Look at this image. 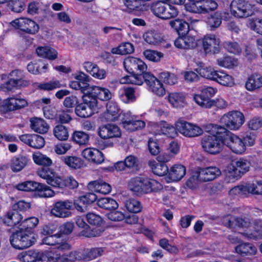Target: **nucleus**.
Returning a JSON list of instances; mask_svg holds the SVG:
<instances>
[{
    "label": "nucleus",
    "mask_w": 262,
    "mask_h": 262,
    "mask_svg": "<svg viewBox=\"0 0 262 262\" xmlns=\"http://www.w3.org/2000/svg\"><path fill=\"white\" fill-rule=\"evenodd\" d=\"M205 131L208 135H205L202 139L204 150L212 155L220 153L225 145L226 134L228 130L222 125L209 124L206 125Z\"/></svg>",
    "instance_id": "f03ea898"
},
{
    "label": "nucleus",
    "mask_w": 262,
    "mask_h": 262,
    "mask_svg": "<svg viewBox=\"0 0 262 262\" xmlns=\"http://www.w3.org/2000/svg\"><path fill=\"white\" fill-rule=\"evenodd\" d=\"M36 236L31 230H20L13 233L10 237L11 245L15 249H23L31 246L36 242Z\"/></svg>",
    "instance_id": "423d86ee"
},
{
    "label": "nucleus",
    "mask_w": 262,
    "mask_h": 262,
    "mask_svg": "<svg viewBox=\"0 0 262 262\" xmlns=\"http://www.w3.org/2000/svg\"><path fill=\"white\" fill-rule=\"evenodd\" d=\"M32 159L34 162L38 165L49 167L53 163L51 159L39 151L33 154Z\"/></svg>",
    "instance_id": "3c124183"
},
{
    "label": "nucleus",
    "mask_w": 262,
    "mask_h": 262,
    "mask_svg": "<svg viewBox=\"0 0 262 262\" xmlns=\"http://www.w3.org/2000/svg\"><path fill=\"white\" fill-rule=\"evenodd\" d=\"M17 188L21 191H35L40 198H50L55 195L54 191L45 184L34 181H26L17 185Z\"/></svg>",
    "instance_id": "1a4fd4ad"
},
{
    "label": "nucleus",
    "mask_w": 262,
    "mask_h": 262,
    "mask_svg": "<svg viewBox=\"0 0 262 262\" xmlns=\"http://www.w3.org/2000/svg\"><path fill=\"white\" fill-rule=\"evenodd\" d=\"M251 163L248 160L241 158L238 160L230 163L226 167V171L229 176L237 179L242 175L249 170Z\"/></svg>",
    "instance_id": "f8f14e48"
},
{
    "label": "nucleus",
    "mask_w": 262,
    "mask_h": 262,
    "mask_svg": "<svg viewBox=\"0 0 262 262\" xmlns=\"http://www.w3.org/2000/svg\"><path fill=\"white\" fill-rule=\"evenodd\" d=\"M225 145L234 154L242 155L246 151V147L242 138L228 130L226 134Z\"/></svg>",
    "instance_id": "dca6fc26"
},
{
    "label": "nucleus",
    "mask_w": 262,
    "mask_h": 262,
    "mask_svg": "<svg viewBox=\"0 0 262 262\" xmlns=\"http://www.w3.org/2000/svg\"><path fill=\"white\" fill-rule=\"evenodd\" d=\"M72 203L67 201H59L56 203L51 210L52 215L58 217H66L71 214L70 210Z\"/></svg>",
    "instance_id": "b1692460"
},
{
    "label": "nucleus",
    "mask_w": 262,
    "mask_h": 262,
    "mask_svg": "<svg viewBox=\"0 0 262 262\" xmlns=\"http://www.w3.org/2000/svg\"><path fill=\"white\" fill-rule=\"evenodd\" d=\"M143 54L146 59L152 62H159L163 57L162 53L150 49L145 50Z\"/></svg>",
    "instance_id": "680f3d73"
},
{
    "label": "nucleus",
    "mask_w": 262,
    "mask_h": 262,
    "mask_svg": "<svg viewBox=\"0 0 262 262\" xmlns=\"http://www.w3.org/2000/svg\"><path fill=\"white\" fill-rule=\"evenodd\" d=\"M97 204L99 207L107 210L116 209L118 207V203L110 198H101L98 200Z\"/></svg>",
    "instance_id": "4d7b16f0"
},
{
    "label": "nucleus",
    "mask_w": 262,
    "mask_h": 262,
    "mask_svg": "<svg viewBox=\"0 0 262 262\" xmlns=\"http://www.w3.org/2000/svg\"><path fill=\"white\" fill-rule=\"evenodd\" d=\"M144 80L148 86V90L154 94L159 97L163 96L165 93V89L163 84L155 76L149 73L141 75H127L120 79L121 84H133L141 85Z\"/></svg>",
    "instance_id": "7ed1b4c3"
},
{
    "label": "nucleus",
    "mask_w": 262,
    "mask_h": 262,
    "mask_svg": "<svg viewBox=\"0 0 262 262\" xmlns=\"http://www.w3.org/2000/svg\"><path fill=\"white\" fill-rule=\"evenodd\" d=\"M175 126L177 131L186 137H196L203 133V129L199 126L182 120H178Z\"/></svg>",
    "instance_id": "4468645a"
},
{
    "label": "nucleus",
    "mask_w": 262,
    "mask_h": 262,
    "mask_svg": "<svg viewBox=\"0 0 262 262\" xmlns=\"http://www.w3.org/2000/svg\"><path fill=\"white\" fill-rule=\"evenodd\" d=\"M170 0H160L152 3L150 6L151 12L162 19L174 18L178 15V9L168 3Z\"/></svg>",
    "instance_id": "0eeeda50"
},
{
    "label": "nucleus",
    "mask_w": 262,
    "mask_h": 262,
    "mask_svg": "<svg viewBox=\"0 0 262 262\" xmlns=\"http://www.w3.org/2000/svg\"><path fill=\"white\" fill-rule=\"evenodd\" d=\"M124 66L126 70L129 73L137 72L139 75L143 76L147 69L146 63L141 59L132 56L126 58L124 60ZM131 74L130 75H132ZM138 75V74H136Z\"/></svg>",
    "instance_id": "2eb2a0df"
},
{
    "label": "nucleus",
    "mask_w": 262,
    "mask_h": 262,
    "mask_svg": "<svg viewBox=\"0 0 262 262\" xmlns=\"http://www.w3.org/2000/svg\"><path fill=\"white\" fill-rule=\"evenodd\" d=\"M248 27L257 33L262 35V19L255 18L249 20Z\"/></svg>",
    "instance_id": "774afa93"
},
{
    "label": "nucleus",
    "mask_w": 262,
    "mask_h": 262,
    "mask_svg": "<svg viewBox=\"0 0 262 262\" xmlns=\"http://www.w3.org/2000/svg\"><path fill=\"white\" fill-rule=\"evenodd\" d=\"M30 126L33 130L39 134L46 133L49 128L48 124L43 119L37 117L30 119Z\"/></svg>",
    "instance_id": "79ce46f5"
},
{
    "label": "nucleus",
    "mask_w": 262,
    "mask_h": 262,
    "mask_svg": "<svg viewBox=\"0 0 262 262\" xmlns=\"http://www.w3.org/2000/svg\"><path fill=\"white\" fill-rule=\"evenodd\" d=\"M200 94H194L193 96V100L198 104L196 100V96H200L202 99L211 100L210 98L213 97L217 92V89L211 86H206L202 89Z\"/></svg>",
    "instance_id": "13d9d810"
},
{
    "label": "nucleus",
    "mask_w": 262,
    "mask_h": 262,
    "mask_svg": "<svg viewBox=\"0 0 262 262\" xmlns=\"http://www.w3.org/2000/svg\"><path fill=\"white\" fill-rule=\"evenodd\" d=\"M155 127L160 128L159 130L157 129V134L164 135L170 138H174L177 136L176 127L166 122L161 121L159 124L155 125Z\"/></svg>",
    "instance_id": "e433bc0d"
},
{
    "label": "nucleus",
    "mask_w": 262,
    "mask_h": 262,
    "mask_svg": "<svg viewBox=\"0 0 262 262\" xmlns=\"http://www.w3.org/2000/svg\"><path fill=\"white\" fill-rule=\"evenodd\" d=\"M213 81L225 86H232L234 84V79L223 70H217Z\"/></svg>",
    "instance_id": "4c0bfd02"
},
{
    "label": "nucleus",
    "mask_w": 262,
    "mask_h": 262,
    "mask_svg": "<svg viewBox=\"0 0 262 262\" xmlns=\"http://www.w3.org/2000/svg\"><path fill=\"white\" fill-rule=\"evenodd\" d=\"M223 127L227 130H238L245 122V116L239 111H232L224 114L220 118Z\"/></svg>",
    "instance_id": "6e6552de"
},
{
    "label": "nucleus",
    "mask_w": 262,
    "mask_h": 262,
    "mask_svg": "<svg viewBox=\"0 0 262 262\" xmlns=\"http://www.w3.org/2000/svg\"><path fill=\"white\" fill-rule=\"evenodd\" d=\"M103 231L104 229L100 226H97L92 229L89 226L80 232V235L86 237H94L100 236Z\"/></svg>",
    "instance_id": "bf43d9fd"
},
{
    "label": "nucleus",
    "mask_w": 262,
    "mask_h": 262,
    "mask_svg": "<svg viewBox=\"0 0 262 262\" xmlns=\"http://www.w3.org/2000/svg\"><path fill=\"white\" fill-rule=\"evenodd\" d=\"M63 163L71 168L76 169L80 168L84 164L83 161L77 156H63L61 157Z\"/></svg>",
    "instance_id": "49530a36"
},
{
    "label": "nucleus",
    "mask_w": 262,
    "mask_h": 262,
    "mask_svg": "<svg viewBox=\"0 0 262 262\" xmlns=\"http://www.w3.org/2000/svg\"><path fill=\"white\" fill-rule=\"evenodd\" d=\"M200 179L202 182H207L217 179L221 174V171L216 166H208L200 168L198 170Z\"/></svg>",
    "instance_id": "5701e85b"
},
{
    "label": "nucleus",
    "mask_w": 262,
    "mask_h": 262,
    "mask_svg": "<svg viewBox=\"0 0 262 262\" xmlns=\"http://www.w3.org/2000/svg\"><path fill=\"white\" fill-rule=\"evenodd\" d=\"M149 165L152 172L157 176H163L168 172V166L163 163H157L155 161H151L149 162Z\"/></svg>",
    "instance_id": "603ef678"
},
{
    "label": "nucleus",
    "mask_w": 262,
    "mask_h": 262,
    "mask_svg": "<svg viewBox=\"0 0 262 262\" xmlns=\"http://www.w3.org/2000/svg\"><path fill=\"white\" fill-rule=\"evenodd\" d=\"M128 186L131 191L137 195L157 192L163 189V186L160 182L143 176L131 178L128 182Z\"/></svg>",
    "instance_id": "39448f33"
},
{
    "label": "nucleus",
    "mask_w": 262,
    "mask_h": 262,
    "mask_svg": "<svg viewBox=\"0 0 262 262\" xmlns=\"http://www.w3.org/2000/svg\"><path fill=\"white\" fill-rule=\"evenodd\" d=\"M73 141L79 145H86L89 141L88 134L81 131H75L72 135Z\"/></svg>",
    "instance_id": "e2e57ef3"
},
{
    "label": "nucleus",
    "mask_w": 262,
    "mask_h": 262,
    "mask_svg": "<svg viewBox=\"0 0 262 262\" xmlns=\"http://www.w3.org/2000/svg\"><path fill=\"white\" fill-rule=\"evenodd\" d=\"M222 13L220 11H216L213 14L209 15L206 19V24L207 27L211 30H214L219 28L222 24Z\"/></svg>",
    "instance_id": "c03bdc74"
},
{
    "label": "nucleus",
    "mask_w": 262,
    "mask_h": 262,
    "mask_svg": "<svg viewBox=\"0 0 262 262\" xmlns=\"http://www.w3.org/2000/svg\"><path fill=\"white\" fill-rule=\"evenodd\" d=\"M143 37L144 40L150 45H158L162 43L164 40L161 34L152 31H147L145 33Z\"/></svg>",
    "instance_id": "de8ad7c7"
},
{
    "label": "nucleus",
    "mask_w": 262,
    "mask_h": 262,
    "mask_svg": "<svg viewBox=\"0 0 262 262\" xmlns=\"http://www.w3.org/2000/svg\"><path fill=\"white\" fill-rule=\"evenodd\" d=\"M33 86L39 90L43 91H52L59 89L64 86L62 85L59 80H51L47 82L33 83Z\"/></svg>",
    "instance_id": "8fccbe9b"
},
{
    "label": "nucleus",
    "mask_w": 262,
    "mask_h": 262,
    "mask_svg": "<svg viewBox=\"0 0 262 262\" xmlns=\"http://www.w3.org/2000/svg\"><path fill=\"white\" fill-rule=\"evenodd\" d=\"M27 105L28 102L25 99L17 96L5 99L0 107L1 111L5 113L20 110Z\"/></svg>",
    "instance_id": "6ab92c4d"
},
{
    "label": "nucleus",
    "mask_w": 262,
    "mask_h": 262,
    "mask_svg": "<svg viewBox=\"0 0 262 262\" xmlns=\"http://www.w3.org/2000/svg\"><path fill=\"white\" fill-rule=\"evenodd\" d=\"M134 51L133 45L129 42L121 43L119 46L112 49V53L114 54L126 55L132 53Z\"/></svg>",
    "instance_id": "6e6d98bb"
},
{
    "label": "nucleus",
    "mask_w": 262,
    "mask_h": 262,
    "mask_svg": "<svg viewBox=\"0 0 262 262\" xmlns=\"http://www.w3.org/2000/svg\"><path fill=\"white\" fill-rule=\"evenodd\" d=\"M125 206L126 209L133 213H138L141 211L142 206L139 201L134 199H128L126 201Z\"/></svg>",
    "instance_id": "0e129e2a"
},
{
    "label": "nucleus",
    "mask_w": 262,
    "mask_h": 262,
    "mask_svg": "<svg viewBox=\"0 0 262 262\" xmlns=\"http://www.w3.org/2000/svg\"><path fill=\"white\" fill-rule=\"evenodd\" d=\"M88 96L96 99L97 98L102 101H107L112 98V94L107 88L90 85Z\"/></svg>",
    "instance_id": "bb28decb"
},
{
    "label": "nucleus",
    "mask_w": 262,
    "mask_h": 262,
    "mask_svg": "<svg viewBox=\"0 0 262 262\" xmlns=\"http://www.w3.org/2000/svg\"><path fill=\"white\" fill-rule=\"evenodd\" d=\"M97 200V196L93 193H88L75 200L74 204L78 211L83 212L82 205H86L93 203Z\"/></svg>",
    "instance_id": "58836bf2"
},
{
    "label": "nucleus",
    "mask_w": 262,
    "mask_h": 262,
    "mask_svg": "<svg viewBox=\"0 0 262 262\" xmlns=\"http://www.w3.org/2000/svg\"><path fill=\"white\" fill-rule=\"evenodd\" d=\"M203 47L206 53H217L220 49V39L214 34H207L203 39Z\"/></svg>",
    "instance_id": "412c9836"
},
{
    "label": "nucleus",
    "mask_w": 262,
    "mask_h": 262,
    "mask_svg": "<svg viewBox=\"0 0 262 262\" xmlns=\"http://www.w3.org/2000/svg\"><path fill=\"white\" fill-rule=\"evenodd\" d=\"M42 243L54 246L55 252L70 250L71 249V246L66 241L62 239L58 233L43 237Z\"/></svg>",
    "instance_id": "a211bd4d"
},
{
    "label": "nucleus",
    "mask_w": 262,
    "mask_h": 262,
    "mask_svg": "<svg viewBox=\"0 0 262 262\" xmlns=\"http://www.w3.org/2000/svg\"><path fill=\"white\" fill-rule=\"evenodd\" d=\"M125 118H124L122 121L123 127L127 130L133 132L136 130L134 127L133 118L131 116V113L128 112L124 115Z\"/></svg>",
    "instance_id": "338daca9"
},
{
    "label": "nucleus",
    "mask_w": 262,
    "mask_h": 262,
    "mask_svg": "<svg viewBox=\"0 0 262 262\" xmlns=\"http://www.w3.org/2000/svg\"><path fill=\"white\" fill-rule=\"evenodd\" d=\"M231 14L238 18H246L255 13L254 6L245 0H233L230 4Z\"/></svg>",
    "instance_id": "9d476101"
},
{
    "label": "nucleus",
    "mask_w": 262,
    "mask_h": 262,
    "mask_svg": "<svg viewBox=\"0 0 262 262\" xmlns=\"http://www.w3.org/2000/svg\"><path fill=\"white\" fill-rule=\"evenodd\" d=\"M88 188L92 191L104 194H108L112 190L111 186L102 180L90 182Z\"/></svg>",
    "instance_id": "f704fd0d"
},
{
    "label": "nucleus",
    "mask_w": 262,
    "mask_h": 262,
    "mask_svg": "<svg viewBox=\"0 0 262 262\" xmlns=\"http://www.w3.org/2000/svg\"><path fill=\"white\" fill-rule=\"evenodd\" d=\"M11 24L17 29L33 35L37 33L39 30V25L35 21L26 17L15 19Z\"/></svg>",
    "instance_id": "f3484780"
},
{
    "label": "nucleus",
    "mask_w": 262,
    "mask_h": 262,
    "mask_svg": "<svg viewBox=\"0 0 262 262\" xmlns=\"http://www.w3.org/2000/svg\"><path fill=\"white\" fill-rule=\"evenodd\" d=\"M216 64L226 69H233L238 66L237 60L229 56H223L216 59Z\"/></svg>",
    "instance_id": "a18cd8bd"
},
{
    "label": "nucleus",
    "mask_w": 262,
    "mask_h": 262,
    "mask_svg": "<svg viewBox=\"0 0 262 262\" xmlns=\"http://www.w3.org/2000/svg\"><path fill=\"white\" fill-rule=\"evenodd\" d=\"M170 26L174 29L179 34L182 35L187 34L189 30V26L186 21L181 19H176L169 22Z\"/></svg>",
    "instance_id": "09e8293b"
},
{
    "label": "nucleus",
    "mask_w": 262,
    "mask_h": 262,
    "mask_svg": "<svg viewBox=\"0 0 262 262\" xmlns=\"http://www.w3.org/2000/svg\"><path fill=\"white\" fill-rule=\"evenodd\" d=\"M81 156L89 162L96 164H100L104 160L103 153L95 148H85L82 150Z\"/></svg>",
    "instance_id": "a878e982"
},
{
    "label": "nucleus",
    "mask_w": 262,
    "mask_h": 262,
    "mask_svg": "<svg viewBox=\"0 0 262 262\" xmlns=\"http://www.w3.org/2000/svg\"><path fill=\"white\" fill-rule=\"evenodd\" d=\"M36 52L39 57L50 60H54L58 57L57 51L50 46L38 47Z\"/></svg>",
    "instance_id": "a19ab883"
},
{
    "label": "nucleus",
    "mask_w": 262,
    "mask_h": 262,
    "mask_svg": "<svg viewBox=\"0 0 262 262\" xmlns=\"http://www.w3.org/2000/svg\"><path fill=\"white\" fill-rule=\"evenodd\" d=\"M99 136L103 139L119 138L121 136L120 128L113 124H107L100 127Z\"/></svg>",
    "instance_id": "393cba45"
},
{
    "label": "nucleus",
    "mask_w": 262,
    "mask_h": 262,
    "mask_svg": "<svg viewBox=\"0 0 262 262\" xmlns=\"http://www.w3.org/2000/svg\"><path fill=\"white\" fill-rule=\"evenodd\" d=\"M246 89L250 92L254 91L262 87L261 75L257 73L250 75L245 83Z\"/></svg>",
    "instance_id": "c9c22d12"
},
{
    "label": "nucleus",
    "mask_w": 262,
    "mask_h": 262,
    "mask_svg": "<svg viewBox=\"0 0 262 262\" xmlns=\"http://www.w3.org/2000/svg\"><path fill=\"white\" fill-rule=\"evenodd\" d=\"M29 84V81L22 79L10 78L1 85L0 90L4 92H13L20 86H26Z\"/></svg>",
    "instance_id": "473e14b6"
},
{
    "label": "nucleus",
    "mask_w": 262,
    "mask_h": 262,
    "mask_svg": "<svg viewBox=\"0 0 262 262\" xmlns=\"http://www.w3.org/2000/svg\"><path fill=\"white\" fill-rule=\"evenodd\" d=\"M29 162V159L27 156L15 157L11 161V169L13 172L20 171L28 164Z\"/></svg>",
    "instance_id": "37998d69"
},
{
    "label": "nucleus",
    "mask_w": 262,
    "mask_h": 262,
    "mask_svg": "<svg viewBox=\"0 0 262 262\" xmlns=\"http://www.w3.org/2000/svg\"><path fill=\"white\" fill-rule=\"evenodd\" d=\"M195 99L198 101V104L205 108L215 106L219 109H223L228 106V102L223 98L220 97L214 99L208 100L202 99L200 96H196Z\"/></svg>",
    "instance_id": "cd10ccee"
},
{
    "label": "nucleus",
    "mask_w": 262,
    "mask_h": 262,
    "mask_svg": "<svg viewBox=\"0 0 262 262\" xmlns=\"http://www.w3.org/2000/svg\"><path fill=\"white\" fill-rule=\"evenodd\" d=\"M186 174L185 167L180 164L173 165L168 172V182H177L181 180Z\"/></svg>",
    "instance_id": "7c9ffc66"
},
{
    "label": "nucleus",
    "mask_w": 262,
    "mask_h": 262,
    "mask_svg": "<svg viewBox=\"0 0 262 262\" xmlns=\"http://www.w3.org/2000/svg\"><path fill=\"white\" fill-rule=\"evenodd\" d=\"M177 48L182 49H191L198 45L197 40L193 36H185L178 38L174 41Z\"/></svg>",
    "instance_id": "2f4dec72"
},
{
    "label": "nucleus",
    "mask_w": 262,
    "mask_h": 262,
    "mask_svg": "<svg viewBox=\"0 0 262 262\" xmlns=\"http://www.w3.org/2000/svg\"><path fill=\"white\" fill-rule=\"evenodd\" d=\"M235 251L241 256H250L256 253L257 248L251 243H243L236 246Z\"/></svg>",
    "instance_id": "ea45409f"
},
{
    "label": "nucleus",
    "mask_w": 262,
    "mask_h": 262,
    "mask_svg": "<svg viewBox=\"0 0 262 262\" xmlns=\"http://www.w3.org/2000/svg\"><path fill=\"white\" fill-rule=\"evenodd\" d=\"M106 112L101 116V119L104 121H115L117 120L121 114V111L115 101L107 102Z\"/></svg>",
    "instance_id": "4be33fe9"
},
{
    "label": "nucleus",
    "mask_w": 262,
    "mask_h": 262,
    "mask_svg": "<svg viewBox=\"0 0 262 262\" xmlns=\"http://www.w3.org/2000/svg\"><path fill=\"white\" fill-rule=\"evenodd\" d=\"M55 137L59 140L64 141L69 137L68 128L61 124L56 125L53 130Z\"/></svg>",
    "instance_id": "052dcab7"
},
{
    "label": "nucleus",
    "mask_w": 262,
    "mask_h": 262,
    "mask_svg": "<svg viewBox=\"0 0 262 262\" xmlns=\"http://www.w3.org/2000/svg\"><path fill=\"white\" fill-rule=\"evenodd\" d=\"M19 139L22 142L34 148H41L45 145L44 139L37 135H23L20 136Z\"/></svg>",
    "instance_id": "c85d7f7f"
},
{
    "label": "nucleus",
    "mask_w": 262,
    "mask_h": 262,
    "mask_svg": "<svg viewBox=\"0 0 262 262\" xmlns=\"http://www.w3.org/2000/svg\"><path fill=\"white\" fill-rule=\"evenodd\" d=\"M223 224L249 239L262 238V221L251 222L247 217L226 216L223 219Z\"/></svg>",
    "instance_id": "f257e3e1"
},
{
    "label": "nucleus",
    "mask_w": 262,
    "mask_h": 262,
    "mask_svg": "<svg viewBox=\"0 0 262 262\" xmlns=\"http://www.w3.org/2000/svg\"><path fill=\"white\" fill-rule=\"evenodd\" d=\"M83 68L95 78L102 80L106 77V71L104 69H99L98 66L93 62L85 61L83 63Z\"/></svg>",
    "instance_id": "c756f323"
},
{
    "label": "nucleus",
    "mask_w": 262,
    "mask_h": 262,
    "mask_svg": "<svg viewBox=\"0 0 262 262\" xmlns=\"http://www.w3.org/2000/svg\"><path fill=\"white\" fill-rule=\"evenodd\" d=\"M218 7L214 0H199L185 5L187 11L199 14H205L214 11Z\"/></svg>",
    "instance_id": "9b49d317"
},
{
    "label": "nucleus",
    "mask_w": 262,
    "mask_h": 262,
    "mask_svg": "<svg viewBox=\"0 0 262 262\" xmlns=\"http://www.w3.org/2000/svg\"><path fill=\"white\" fill-rule=\"evenodd\" d=\"M83 102L76 106L75 113L77 116L81 118H86L92 116L97 105V99L85 95Z\"/></svg>",
    "instance_id": "ddd939ff"
},
{
    "label": "nucleus",
    "mask_w": 262,
    "mask_h": 262,
    "mask_svg": "<svg viewBox=\"0 0 262 262\" xmlns=\"http://www.w3.org/2000/svg\"><path fill=\"white\" fill-rule=\"evenodd\" d=\"M119 97L125 103L133 102L136 100L135 90L132 88H124L119 91Z\"/></svg>",
    "instance_id": "5fc2aeb1"
},
{
    "label": "nucleus",
    "mask_w": 262,
    "mask_h": 262,
    "mask_svg": "<svg viewBox=\"0 0 262 262\" xmlns=\"http://www.w3.org/2000/svg\"><path fill=\"white\" fill-rule=\"evenodd\" d=\"M68 251H58V252L53 253L52 255L49 256V262L74 261L81 259V257L80 255L79 252L73 251L67 253V252Z\"/></svg>",
    "instance_id": "aec40b11"
},
{
    "label": "nucleus",
    "mask_w": 262,
    "mask_h": 262,
    "mask_svg": "<svg viewBox=\"0 0 262 262\" xmlns=\"http://www.w3.org/2000/svg\"><path fill=\"white\" fill-rule=\"evenodd\" d=\"M167 100L171 105L177 108L184 107L186 104V96L182 93H171L167 96Z\"/></svg>",
    "instance_id": "72a5a7b5"
},
{
    "label": "nucleus",
    "mask_w": 262,
    "mask_h": 262,
    "mask_svg": "<svg viewBox=\"0 0 262 262\" xmlns=\"http://www.w3.org/2000/svg\"><path fill=\"white\" fill-rule=\"evenodd\" d=\"M22 220V215L16 210L13 209L8 212L5 222L11 226H16Z\"/></svg>",
    "instance_id": "864d4df0"
},
{
    "label": "nucleus",
    "mask_w": 262,
    "mask_h": 262,
    "mask_svg": "<svg viewBox=\"0 0 262 262\" xmlns=\"http://www.w3.org/2000/svg\"><path fill=\"white\" fill-rule=\"evenodd\" d=\"M37 176L46 180V182L53 187L63 188L68 187L75 189L78 187L79 183L72 176L64 179L56 173L52 168L41 167L36 171Z\"/></svg>",
    "instance_id": "20e7f679"
},
{
    "label": "nucleus",
    "mask_w": 262,
    "mask_h": 262,
    "mask_svg": "<svg viewBox=\"0 0 262 262\" xmlns=\"http://www.w3.org/2000/svg\"><path fill=\"white\" fill-rule=\"evenodd\" d=\"M39 252L29 250L22 252L18 255V259L21 262H34Z\"/></svg>",
    "instance_id": "69168bd1"
}]
</instances>
